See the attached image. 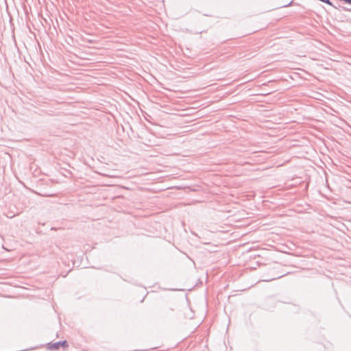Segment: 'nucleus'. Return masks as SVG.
<instances>
[{"instance_id": "f03ea898", "label": "nucleus", "mask_w": 351, "mask_h": 351, "mask_svg": "<svg viewBox=\"0 0 351 351\" xmlns=\"http://www.w3.org/2000/svg\"><path fill=\"white\" fill-rule=\"evenodd\" d=\"M282 276H283L282 275V276H279L276 277V278H271V279L265 280V281H271V280H274V279H276V278H281Z\"/></svg>"}, {"instance_id": "7ed1b4c3", "label": "nucleus", "mask_w": 351, "mask_h": 351, "mask_svg": "<svg viewBox=\"0 0 351 351\" xmlns=\"http://www.w3.org/2000/svg\"><path fill=\"white\" fill-rule=\"evenodd\" d=\"M343 10L344 11L351 12V9L350 8H346V7H343Z\"/></svg>"}, {"instance_id": "f257e3e1", "label": "nucleus", "mask_w": 351, "mask_h": 351, "mask_svg": "<svg viewBox=\"0 0 351 351\" xmlns=\"http://www.w3.org/2000/svg\"><path fill=\"white\" fill-rule=\"evenodd\" d=\"M60 347H62L64 348H66L69 347V343L67 341H60L55 343H48V348L50 350H58Z\"/></svg>"}, {"instance_id": "20e7f679", "label": "nucleus", "mask_w": 351, "mask_h": 351, "mask_svg": "<svg viewBox=\"0 0 351 351\" xmlns=\"http://www.w3.org/2000/svg\"><path fill=\"white\" fill-rule=\"evenodd\" d=\"M291 3H292V1H291V2H290L289 3H288L287 5H284V7H287V6L290 5L291 4Z\"/></svg>"}]
</instances>
